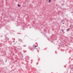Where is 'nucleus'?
<instances>
[{"mask_svg":"<svg viewBox=\"0 0 73 73\" xmlns=\"http://www.w3.org/2000/svg\"><path fill=\"white\" fill-rule=\"evenodd\" d=\"M48 1H49V3H50V1H51V0H49Z\"/></svg>","mask_w":73,"mask_h":73,"instance_id":"8","label":"nucleus"},{"mask_svg":"<svg viewBox=\"0 0 73 73\" xmlns=\"http://www.w3.org/2000/svg\"><path fill=\"white\" fill-rule=\"evenodd\" d=\"M22 29H23V30H25V29H24V28L23 27L22 28Z\"/></svg>","mask_w":73,"mask_h":73,"instance_id":"5","label":"nucleus"},{"mask_svg":"<svg viewBox=\"0 0 73 73\" xmlns=\"http://www.w3.org/2000/svg\"><path fill=\"white\" fill-rule=\"evenodd\" d=\"M26 46V45H24L23 47H25V46Z\"/></svg>","mask_w":73,"mask_h":73,"instance_id":"7","label":"nucleus"},{"mask_svg":"<svg viewBox=\"0 0 73 73\" xmlns=\"http://www.w3.org/2000/svg\"><path fill=\"white\" fill-rule=\"evenodd\" d=\"M63 24H64V23H63Z\"/></svg>","mask_w":73,"mask_h":73,"instance_id":"15","label":"nucleus"},{"mask_svg":"<svg viewBox=\"0 0 73 73\" xmlns=\"http://www.w3.org/2000/svg\"><path fill=\"white\" fill-rule=\"evenodd\" d=\"M68 29H69V28H68Z\"/></svg>","mask_w":73,"mask_h":73,"instance_id":"17","label":"nucleus"},{"mask_svg":"<svg viewBox=\"0 0 73 73\" xmlns=\"http://www.w3.org/2000/svg\"><path fill=\"white\" fill-rule=\"evenodd\" d=\"M13 42H15V40H13Z\"/></svg>","mask_w":73,"mask_h":73,"instance_id":"10","label":"nucleus"},{"mask_svg":"<svg viewBox=\"0 0 73 73\" xmlns=\"http://www.w3.org/2000/svg\"><path fill=\"white\" fill-rule=\"evenodd\" d=\"M38 49H40V47H38Z\"/></svg>","mask_w":73,"mask_h":73,"instance_id":"13","label":"nucleus"},{"mask_svg":"<svg viewBox=\"0 0 73 73\" xmlns=\"http://www.w3.org/2000/svg\"><path fill=\"white\" fill-rule=\"evenodd\" d=\"M17 6L18 7H20L21 6L20 5V4H18L17 5Z\"/></svg>","mask_w":73,"mask_h":73,"instance_id":"3","label":"nucleus"},{"mask_svg":"<svg viewBox=\"0 0 73 73\" xmlns=\"http://www.w3.org/2000/svg\"><path fill=\"white\" fill-rule=\"evenodd\" d=\"M17 25L18 26V25H20V23H17Z\"/></svg>","mask_w":73,"mask_h":73,"instance_id":"4","label":"nucleus"},{"mask_svg":"<svg viewBox=\"0 0 73 73\" xmlns=\"http://www.w3.org/2000/svg\"><path fill=\"white\" fill-rule=\"evenodd\" d=\"M21 42H22V40H21V39H19L18 44H21Z\"/></svg>","mask_w":73,"mask_h":73,"instance_id":"1","label":"nucleus"},{"mask_svg":"<svg viewBox=\"0 0 73 73\" xmlns=\"http://www.w3.org/2000/svg\"><path fill=\"white\" fill-rule=\"evenodd\" d=\"M62 32H64V30H63V29H62Z\"/></svg>","mask_w":73,"mask_h":73,"instance_id":"6","label":"nucleus"},{"mask_svg":"<svg viewBox=\"0 0 73 73\" xmlns=\"http://www.w3.org/2000/svg\"><path fill=\"white\" fill-rule=\"evenodd\" d=\"M46 35V34H44V37H46V35Z\"/></svg>","mask_w":73,"mask_h":73,"instance_id":"9","label":"nucleus"},{"mask_svg":"<svg viewBox=\"0 0 73 73\" xmlns=\"http://www.w3.org/2000/svg\"><path fill=\"white\" fill-rule=\"evenodd\" d=\"M5 62H7V60H6V61H5Z\"/></svg>","mask_w":73,"mask_h":73,"instance_id":"16","label":"nucleus"},{"mask_svg":"<svg viewBox=\"0 0 73 73\" xmlns=\"http://www.w3.org/2000/svg\"><path fill=\"white\" fill-rule=\"evenodd\" d=\"M0 56H1V55H0Z\"/></svg>","mask_w":73,"mask_h":73,"instance_id":"18","label":"nucleus"},{"mask_svg":"<svg viewBox=\"0 0 73 73\" xmlns=\"http://www.w3.org/2000/svg\"><path fill=\"white\" fill-rule=\"evenodd\" d=\"M35 48H36V47H37V46H35Z\"/></svg>","mask_w":73,"mask_h":73,"instance_id":"11","label":"nucleus"},{"mask_svg":"<svg viewBox=\"0 0 73 73\" xmlns=\"http://www.w3.org/2000/svg\"><path fill=\"white\" fill-rule=\"evenodd\" d=\"M70 68L71 70H72V71H73V65H71L70 66Z\"/></svg>","mask_w":73,"mask_h":73,"instance_id":"2","label":"nucleus"},{"mask_svg":"<svg viewBox=\"0 0 73 73\" xmlns=\"http://www.w3.org/2000/svg\"><path fill=\"white\" fill-rule=\"evenodd\" d=\"M41 32V33H42V31Z\"/></svg>","mask_w":73,"mask_h":73,"instance_id":"14","label":"nucleus"},{"mask_svg":"<svg viewBox=\"0 0 73 73\" xmlns=\"http://www.w3.org/2000/svg\"><path fill=\"white\" fill-rule=\"evenodd\" d=\"M67 30L68 31H69V29H67Z\"/></svg>","mask_w":73,"mask_h":73,"instance_id":"12","label":"nucleus"}]
</instances>
